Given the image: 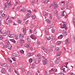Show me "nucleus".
<instances>
[{
	"instance_id": "obj_1",
	"label": "nucleus",
	"mask_w": 75,
	"mask_h": 75,
	"mask_svg": "<svg viewBox=\"0 0 75 75\" xmlns=\"http://www.w3.org/2000/svg\"><path fill=\"white\" fill-rule=\"evenodd\" d=\"M10 3H11V1H8V2H6V3L5 4V7L4 8V10L7 11L8 10L7 8V7L8 6H10Z\"/></svg>"
},
{
	"instance_id": "obj_2",
	"label": "nucleus",
	"mask_w": 75,
	"mask_h": 75,
	"mask_svg": "<svg viewBox=\"0 0 75 75\" xmlns=\"http://www.w3.org/2000/svg\"><path fill=\"white\" fill-rule=\"evenodd\" d=\"M7 45L6 46V48H8L9 50H11V45L10 44V42H8Z\"/></svg>"
},
{
	"instance_id": "obj_3",
	"label": "nucleus",
	"mask_w": 75,
	"mask_h": 75,
	"mask_svg": "<svg viewBox=\"0 0 75 75\" xmlns=\"http://www.w3.org/2000/svg\"><path fill=\"white\" fill-rule=\"evenodd\" d=\"M30 38H31L33 40H35V39H36V36H35L34 35H32L30 36Z\"/></svg>"
},
{
	"instance_id": "obj_4",
	"label": "nucleus",
	"mask_w": 75,
	"mask_h": 75,
	"mask_svg": "<svg viewBox=\"0 0 75 75\" xmlns=\"http://www.w3.org/2000/svg\"><path fill=\"white\" fill-rule=\"evenodd\" d=\"M47 63V59H45L43 61V64L44 65H45Z\"/></svg>"
},
{
	"instance_id": "obj_5",
	"label": "nucleus",
	"mask_w": 75,
	"mask_h": 75,
	"mask_svg": "<svg viewBox=\"0 0 75 75\" xmlns=\"http://www.w3.org/2000/svg\"><path fill=\"white\" fill-rule=\"evenodd\" d=\"M43 15L44 16H45V17H47V16H48V14L45 11H44L43 12Z\"/></svg>"
},
{
	"instance_id": "obj_6",
	"label": "nucleus",
	"mask_w": 75,
	"mask_h": 75,
	"mask_svg": "<svg viewBox=\"0 0 75 75\" xmlns=\"http://www.w3.org/2000/svg\"><path fill=\"white\" fill-rule=\"evenodd\" d=\"M6 70L4 68H3L1 71V72L2 74H5L6 73Z\"/></svg>"
},
{
	"instance_id": "obj_7",
	"label": "nucleus",
	"mask_w": 75,
	"mask_h": 75,
	"mask_svg": "<svg viewBox=\"0 0 75 75\" xmlns=\"http://www.w3.org/2000/svg\"><path fill=\"white\" fill-rule=\"evenodd\" d=\"M57 45H60L61 44V42L60 41H57L56 42Z\"/></svg>"
},
{
	"instance_id": "obj_8",
	"label": "nucleus",
	"mask_w": 75,
	"mask_h": 75,
	"mask_svg": "<svg viewBox=\"0 0 75 75\" xmlns=\"http://www.w3.org/2000/svg\"><path fill=\"white\" fill-rule=\"evenodd\" d=\"M61 54V51H58L57 53V54L56 56L57 57H58V56H60V55Z\"/></svg>"
},
{
	"instance_id": "obj_9",
	"label": "nucleus",
	"mask_w": 75,
	"mask_h": 75,
	"mask_svg": "<svg viewBox=\"0 0 75 75\" xmlns=\"http://www.w3.org/2000/svg\"><path fill=\"white\" fill-rule=\"evenodd\" d=\"M19 38L20 40H22L24 36H23V35H22L21 34L20 35H19Z\"/></svg>"
},
{
	"instance_id": "obj_10",
	"label": "nucleus",
	"mask_w": 75,
	"mask_h": 75,
	"mask_svg": "<svg viewBox=\"0 0 75 75\" xmlns=\"http://www.w3.org/2000/svg\"><path fill=\"white\" fill-rule=\"evenodd\" d=\"M24 46L25 47H26V48H30V46L28 45V44H25L24 45Z\"/></svg>"
},
{
	"instance_id": "obj_11",
	"label": "nucleus",
	"mask_w": 75,
	"mask_h": 75,
	"mask_svg": "<svg viewBox=\"0 0 75 75\" xmlns=\"http://www.w3.org/2000/svg\"><path fill=\"white\" fill-rule=\"evenodd\" d=\"M27 17L28 18H30L31 17V14H30L29 13H27Z\"/></svg>"
},
{
	"instance_id": "obj_12",
	"label": "nucleus",
	"mask_w": 75,
	"mask_h": 75,
	"mask_svg": "<svg viewBox=\"0 0 75 75\" xmlns=\"http://www.w3.org/2000/svg\"><path fill=\"white\" fill-rule=\"evenodd\" d=\"M8 72H13V68H10L9 70H8Z\"/></svg>"
},
{
	"instance_id": "obj_13",
	"label": "nucleus",
	"mask_w": 75,
	"mask_h": 75,
	"mask_svg": "<svg viewBox=\"0 0 75 75\" xmlns=\"http://www.w3.org/2000/svg\"><path fill=\"white\" fill-rule=\"evenodd\" d=\"M37 57L39 59H41V58H42V56L38 55H37Z\"/></svg>"
},
{
	"instance_id": "obj_14",
	"label": "nucleus",
	"mask_w": 75,
	"mask_h": 75,
	"mask_svg": "<svg viewBox=\"0 0 75 75\" xmlns=\"http://www.w3.org/2000/svg\"><path fill=\"white\" fill-rule=\"evenodd\" d=\"M45 52H46V53H47V54H48L50 53V51L46 49V50L45 51Z\"/></svg>"
},
{
	"instance_id": "obj_15",
	"label": "nucleus",
	"mask_w": 75,
	"mask_h": 75,
	"mask_svg": "<svg viewBox=\"0 0 75 75\" xmlns=\"http://www.w3.org/2000/svg\"><path fill=\"white\" fill-rule=\"evenodd\" d=\"M19 10H20L21 11H22V12H25V11H26L24 9H21L20 10L19 9Z\"/></svg>"
},
{
	"instance_id": "obj_16",
	"label": "nucleus",
	"mask_w": 75,
	"mask_h": 75,
	"mask_svg": "<svg viewBox=\"0 0 75 75\" xmlns=\"http://www.w3.org/2000/svg\"><path fill=\"white\" fill-rule=\"evenodd\" d=\"M59 7V6L58 5L56 4L54 6V8L55 10H56V8H57V7Z\"/></svg>"
},
{
	"instance_id": "obj_17",
	"label": "nucleus",
	"mask_w": 75,
	"mask_h": 75,
	"mask_svg": "<svg viewBox=\"0 0 75 75\" xmlns=\"http://www.w3.org/2000/svg\"><path fill=\"white\" fill-rule=\"evenodd\" d=\"M6 66H7V64L6 63H4L1 65V67H6Z\"/></svg>"
},
{
	"instance_id": "obj_18",
	"label": "nucleus",
	"mask_w": 75,
	"mask_h": 75,
	"mask_svg": "<svg viewBox=\"0 0 75 75\" xmlns=\"http://www.w3.org/2000/svg\"><path fill=\"white\" fill-rule=\"evenodd\" d=\"M49 1V0H44V3L45 4H47V3H48V2Z\"/></svg>"
},
{
	"instance_id": "obj_19",
	"label": "nucleus",
	"mask_w": 75,
	"mask_h": 75,
	"mask_svg": "<svg viewBox=\"0 0 75 75\" xmlns=\"http://www.w3.org/2000/svg\"><path fill=\"white\" fill-rule=\"evenodd\" d=\"M10 41L13 42H14V43H16V40H14L13 39H11L10 40Z\"/></svg>"
},
{
	"instance_id": "obj_20",
	"label": "nucleus",
	"mask_w": 75,
	"mask_h": 75,
	"mask_svg": "<svg viewBox=\"0 0 75 75\" xmlns=\"http://www.w3.org/2000/svg\"><path fill=\"white\" fill-rule=\"evenodd\" d=\"M13 57H16L17 56V54L16 53H14L13 54Z\"/></svg>"
},
{
	"instance_id": "obj_21",
	"label": "nucleus",
	"mask_w": 75,
	"mask_h": 75,
	"mask_svg": "<svg viewBox=\"0 0 75 75\" xmlns=\"http://www.w3.org/2000/svg\"><path fill=\"white\" fill-rule=\"evenodd\" d=\"M2 16H3L4 18H6V17H7V16L6 15V14H3L2 15Z\"/></svg>"
},
{
	"instance_id": "obj_22",
	"label": "nucleus",
	"mask_w": 75,
	"mask_h": 75,
	"mask_svg": "<svg viewBox=\"0 0 75 75\" xmlns=\"http://www.w3.org/2000/svg\"><path fill=\"white\" fill-rule=\"evenodd\" d=\"M46 22L47 23H48L49 24H50L51 23V21L47 19L46 20Z\"/></svg>"
},
{
	"instance_id": "obj_23",
	"label": "nucleus",
	"mask_w": 75,
	"mask_h": 75,
	"mask_svg": "<svg viewBox=\"0 0 75 75\" xmlns=\"http://www.w3.org/2000/svg\"><path fill=\"white\" fill-rule=\"evenodd\" d=\"M31 53H28V54H27L28 57H30V56H32V55H31Z\"/></svg>"
},
{
	"instance_id": "obj_24",
	"label": "nucleus",
	"mask_w": 75,
	"mask_h": 75,
	"mask_svg": "<svg viewBox=\"0 0 75 75\" xmlns=\"http://www.w3.org/2000/svg\"><path fill=\"white\" fill-rule=\"evenodd\" d=\"M36 30L37 29H35L34 31V33L35 34H37V33Z\"/></svg>"
},
{
	"instance_id": "obj_25",
	"label": "nucleus",
	"mask_w": 75,
	"mask_h": 75,
	"mask_svg": "<svg viewBox=\"0 0 75 75\" xmlns=\"http://www.w3.org/2000/svg\"><path fill=\"white\" fill-rule=\"evenodd\" d=\"M35 2V0H33V1H32L31 2V4L32 5H33L34 4Z\"/></svg>"
},
{
	"instance_id": "obj_26",
	"label": "nucleus",
	"mask_w": 75,
	"mask_h": 75,
	"mask_svg": "<svg viewBox=\"0 0 75 75\" xmlns=\"http://www.w3.org/2000/svg\"><path fill=\"white\" fill-rule=\"evenodd\" d=\"M64 12H65V11H63L62 12V16H65L64 15Z\"/></svg>"
},
{
	"instance_id": "obj_27",
	"label": "nucleus",
	"mask_w": 75,
	"mask_h": 75,
	"mask_svg": "<svg viewBox=\"0 0 75 75\" xmlns=\"http://www.w3.org/2000/svg\"><path fill=\"white\" fill-rule=\"evenodd\" d=\"M59 63V60H57L56 61V64H58Z\"/></svg>"
},
{
	"instance_id": "obj_28",
	"label": "nucleus",
	"mask_w": 75,
	"mask_h": 75,
	"mask_svg": "<svg viewBox=\"0 0 75 75\" xmlns=\"http://www.w3.org/2000/svg\"><path fill=\"white\" fill-rule=\"evenodd\" d=\"M62 70L63 71H65V67H62Z\"/></svg>"
},
{
	"instance_id": "obj_29",
	"label": "nucleus",
	"mask_w": 75,
	"mask_h": 75,
	"mask_svg": "<svg viewBox=\"0 0 75 75\" xmlns=\"http://www.w3.org/2000/svg\"><path fill=\"white\" fill-rule=\"evenodd\" d=\"M35 63L36 64H39V61H38V60H36L35 61Z\"/></svg>"
},
{
	"instance_id": "obj_30",
	"label": "nucleus",
	"mask_w": 75,
	"mask_h": 75,
	"mask_svg": "<svg viewBox=\"0 0 75 75\" xmlns=\"http://www.w3.org/2000/svg\"><path fill=\"white\" fill-rule=\"evenodd\" d=\"M51 37L52 40H55V37H54V36H53V35H52Z\"/></svg>"
},
{
	"instance_id": "obj_31",
	"label": "nucleus",
	"mask_w": 75,
	"mask_h": 75,
	"mask_svg": "<svg viewBox=\"0 0 75 75\" xmlns=\"http://www.w3.org/2000/svg\"><path fill=\"white\" fill-rule=\"evenodd\" d=\"M20 42L21 43L23 44V43H24V40H21Z\"/></svg>"
},
{
	"instance_id": "obj_32",
	"label": "nucleus",
	"mask_w": 75,
	"mask_h": 75,
	"mask_svg": "<svg viewBox=\"0 0 75 75\" xmlns=\"http://www.w3.org/2000/svg\"><path fill=\"white\" fill-rule=\"evenodd\" d=\"M63 26L62 27V28H65V27L66 26V25H65V24H64V23H63Z\"/></svg>"
},
{
	"instance_id": "obj_33",
	"label": "nucleus",
	"mask_w": 75,
	"mask_h": 75,
	"mask_svg": "<svg viewBox=\"0 0 75 75\" xmlns=\"http://www.w3.org/2000/svg\"><path fill=\"white\" fill-rule=\"evenodd\" d=\"M7 35V33H3V36H6Z\"/></svg>"
},
{
	"instance_id": "obj_34",
	"label": "nucleus",
	"mask_w": 75,
	"mask_h": 75,
	"mask_svg": "<svg viewBox=\"0 0 75 75\" xmlns=\"http://www.w3.org/2000/svg\"><path fill=\"white\" fill-rule=\"evenodd\" d=\"M32 17L33 19L34 20V19H35V16L33 15L32 16Z\"/></svg>"
},
{
	"instance_id": "obj_35",
	"label": "nucleus",
	"mask_w": 75,
	"mask_h": 75,
	"mask_svg": "<svg viewBox=\"0 0 75 75\" xmlns=\"http://www.w3.org/2000/svg\"><path fill=\"white\" fill-rule=\"evenodd\" d=\"M21 53H24V51H23V50H22L20 51Z\"/></svg>"
},
{
	"instance_id": "obj_36",
	"label": "nucleus",
	"mask_w": 75,
	"mask_h": 75,
	"mask_svg": "<svg viewBox=\"0 0 75 75\" xmlns=\"http://www.w3.org/2000/svg\"><path fill=\"white\" fill-rule=\"evenodd\" d=\"M27 11L30 13V14L31 13H32V12H31V11L30 10H27Z\"/></svg>"
},
{
	"instance_id": "obj_37",
	"label": "nucleus",
	"mask_w": 75,
	"mask_h": 75,
	"mask_svg": "<svg viewBox=\"0 0 75 75\" xmlns=\"http://www.w3.org/2000/svg\"><path fill=\"white\" fill-rule=\"evenodd\" d=\"M27 74L28 75H31V72H30L29 71L28 72Z\"/></svg>"
},
{
	"instance_id": "obj_38",
	"label": "nucleus",
	"mask_w": 75,
	"mask_h": 75,
	"mask_svg": "<svg viewBox=\"0 0 75 75\" xmlns=\"http://www.w3.org/2000/svg\"><path fill=\"white\" fill-rule=\"evenodd\" d=\"M13 35H9L8 37H10V38H13Z\"/></svg>"
},
{
	"instance_id": "obj_39",
	"label": "nucleus",
	"mask_w": 75,
	"mask_h": 75,
	"mask_svg": "<svg viewBox=\"0 0 75 75\" xmlns=\"http://www.w3.org/2000/svg\"><path fill=\"white\" fill-rule=\"evenodd\" d=\"M42 50H43L45 51V50H46V49L45 48L43 47H42Z\"/></svg>"
},
{
	"instance_id": "obj_40",
	"label": "nucleus",
	"mask_w": 75,
	"mask_h": 75,
	"mask_svg": "<svg viewBox=\"0 0 75 75\" xmlns=\"http://www.w3.org/2000/svg\"><path fill=\"white\" fill-rule=\"evenodd\" d=\"M50 19H52V15L50 13Z\"/></svg>"
},
{
	"instance_id": "obj_41",
	"label": "nucleus",
	"mask_w": 75,
	"mask_h": 75,
	"mask_svg": "<svg viewBox=\"0 0 75 75\" xmlns=\"http://www.w3.org/2000/svg\"><path fill=\"white\" fill-rule=\"evenodd\" d=\"M1 19H2V18L1 16H0V25H1Z\"/></svg>"
},
{
	"instance_id": "obj_42",
	"label": "nucleus",
	"mask_w": 75,
	"mask_h": 75,
	"mask_svg": "<svg viewBox=\"0 0 75 75\" xmlns=\"http://www.w3.org/2000/svg\"><path fill=\"white\" fill-rule=\"evenodd\" d=\"M31 51H34V48L33 47H31L30 48Z\"/></svg>"
},
{
	"instance_id": "obj_43",
	"label": "nucleus",
	"mask_w": 75,
	"mask_h": 75,
	"mask_svg": "<svg viewBox=\"0 0 75 75\" xmlns=\"http://www.w3.org/2000/svg\"><path fill=\"white\" fill-rule=\"evenodd\" d=\"M7 34H10V31H7Z\"/></svg>"
},
{
	"instance_id": "obj_44",
	"label": "nucleus",
	"mask_w": 75,
	"mask_h": 75,
	"mask_svg": "<svg viewBox=\"0 0 75 75\" xmlns=\"http://www.w3.org/2000/svg\"><path fill=\"white\" fill-rule=\"evenodd\" d=\"M16 39V40L18 39V35H15Z\"/></svg>"
},
{
	"instance_id": "obj_45",
	"label": "nucleus",
	"mask_w": 75,
	"mask_h": 75,
	"mask_svg": "<svg viewBox=\"0 0 75 75\" xmlns=\"http://www.w3.org/2000/svg\"><path fill=\"white\" fill-rule=\"evenodd\" d=\"M28 42H31V40L30 39H29V38H28Z\"/></svg>"
},
{
	"instance_id": "obj_46",
	"label": "nucleus",
	"mask_w": 75,
	"mask_h": 75,
	"mask_svg": "<svg viewBox=\"0 0 75 75\" xmlns=\"http://www.w3.org/2000/svg\"><path fill=\"white\" fill-rule=\"evenodd\" d=\"M51 39V37H49L47 38V40H50Z\"/></svg>"
},
{
	"instance_id": "obj_47",
	"label": "nucleus",
	"mask_w": 75,
	"mask_h": 75,
	"mask_svg": "<svg viewBox=\"0 0 75 75\" xmlns=\"http://www.w3.org/2000/svg\"><path fill=\"white\" fill-rule=\"evenodd\" d=\"M17 22L18 23H20V24L21 23V20L18 21H17Z\"/></svg>"
},
{
	"instance_id": "obj_48",
	"label": "nucleus",
	"mask_w": 75,
	"mask_h": 75,
	"mask_svg": "<svg viewBox=\"0 0 75 75\" xmlns=\"http://www.w3.org/2000/svg\"><path fill=\"white\" fill-rule=\"evenodd\" d=\"M29 61L30 62H33V59H32L31 58H30L29 59Z\"/></svg>"
},
{
	"instance_id": "obj_49",
	"label": "nucleus",
	"mask_w": 75,
	"mask_h": 75,
	"mask_svg": "<svg viewBox=\"0 0 75 75\" xmlns=\"http://www.w3.org/2000/svg\"><path fill=\"white\" fill-rule=\"evenodd\" d=\"M45 75H48V73H47V71H45Z\"/></svg>"
},
{
	"instance_id": "obj_50",
	"label": "nucleus",
	"mask_w": 75,
	"mask_h": 75,
	"mask_svg": "<svg viewBox=\"0 0 75 75\" xmlns=\"http://www.w3.org/2000/svg\"><path fill=\"white\" fill-rule=\"evenodd\" d=\"M8 23H12V20H9L8 21Z\"/></svg>"
},
{
	"instance_id": "obj_51",
	"label": "nucleus",
	"mask_w": 75,
	"mask_h": 75,
	"mask_svg": "<svg viewBox=\"0 0 75 75\" xmlns=\"http://www.w3.org/2000/svg\"><path fill=\"white\" fill-rule=\"evenodd\" d=\"M60 37L61 38H63V37H64V36L62 35H60Z\"/></svg>"
},
{
	"instance_id": "obj_52",
	"label": "nucleus",
	"mask_w": 75,
	"mask_h": 75,
	"mask_svg": "<svg viewBox=\"0 0 75 75\" xmlns=\"http://www.w3.org/2000/svg\"><path fill=\"white\" fill-rule=\"evenodd\" d=\"M12 59H13V61H16V59L14 58V57L12 58Z\"/></svg>"
},
{
	"instance_id": "obj_53",
	"label": "nucleus",
	"mask_w": 75,
	"mask_h": 75,
	"mask_svg": "<svg viewBox=\"0 0 75 75\" xmlns=\"http://www.w3.org/2000/svg\"><path fill=\"white\" fill-rule=\"evenodd\" d=\"M64 35L66 36V35H67V33H63Z\"/></svg>"
},
{
	"instance_id": "obj_54",
	"label": "nucleus",
	"mask_w": 75,
	"mask_h": 75,
	"mask_svg": "<svg viewBox=\"0 0 75 75\" xmlns=\"http://www.w3.org/2000/svg\"><path fill=\"white\" fill-rule=\"evenodd\" d=\"M3 37L1 36H0V40H3Z\"/></svg>"
},
{
	"instance_id": "obj_55",
	"label": "nucleus",
	"mask_w": 75,
	"mask_h": 75,
	"mask_svg": "<svg viewBox=\"0 0 75 75\" xmlns=\"http://www.w3.org/2000/svg\"><path fill=\"white\" fill-rule=\"evenodd\" d=\"M25 29H23V33H25Z\"/></svg>"
},
{
	"instance_id": "obj_56",
	"label": "nucleus",
	"mask_w": 75,
	"mask_h": 75,
	"mask_svg": "<svg viewBox=\"0 0 75 75\" xmlns=\"http://www.w3.org/2000/svg\"><path fill=\"white\" fill-rule=\"evenodd\" d=\"M3 10L0 11V14H2V13H3Z\"/></svg>"
},
{
	"instance_id": "obj_57",
	"label": "nucleus",
	"mask_w": 75,
	"mask_h": 75,
	"mask_svg": "<svg viewBox=\"0 0 75 75\" xmlns=\"http://www.w3.org/2000/svg\"><path fill=\"white\" fill-rule=\"evenodd\" d=\"M22 72H25V70L24 69H22Z\"/></svg>"
},
{
	"instance_id": "obj_58",
	"label": "nucleus",
	"mask_w": 75,
	"mask_h": 75,
	"mask_svg": "<svg viewBox=\"0 0 75 75\" xmlns=\"http://www.w3.org/2000/svg\"><path fill=\"white\" fill-rule=\"evenodd\" d=\"M70 75H75V74H74V73L72 72H71L70 73Z\"/></svg>"
},
{
	"instance_id": "obj_59",
	"label": "nucleus",
	"mask_w": 75,
	"mask_h": 75,
	"mask_svg": "<svg viewBox=\"0 0 75 75\" xmlns=\"http://www.w3.org/2000/svg\"><path fill=\"white\" fill-rule=\"evenodd\" d=\"M56 51H58V50H59V49H58V47H57L56 48Z\"/></svg>"
},
{
	"instance_id": "obj_60",
	"label": "nucleus",
	"mask_w": 75,
	"mask_h": 75,
	"mask_svg": "<svg viewBox=\"0 0 75 75\" xmlns=\"http://www.w3.org/2000/svg\"><path fill=\"white\" fill-rule=\"evenodd\" d=\"M49 52H51V51H52L53 50L52 49H50L49 50Z\"/></svg>"
},
{
	"instance_id": "obj_61",
	"label": "nucleus",
	"mask_w": 75,
	"mask_h": 75,
	"mask_svg": "<svg viewBox=\"0 0 75 75\" xmlns=\"http://www.w3.org/2000/svg\"><path fill=\"white\" fill-rule=\"evenodd\" d=\"M65 41L66 42V43H68V40L67 39Z\"/></svg>"
},
{
	"instance_id": "obj_62",
	"label": "nucleus",
	"mask_w": 75,
	"mask_h": 75,
	"mask_svg": "<svg viewBox=\"0 0 75 75\" xmlns=\"http://www.w3.org/2000/svg\"><path fill=\"white\" fill-rule=\"evenodd\" d=\"M51 70L52 71H55V70L54 69V68H53L51 69Z\"/></svg>"
},
{
	"instance_id": "obj_63",
	"label": "nucleus",
	"mask_w": 75,
	"mask_h": 75,
	"mask_svg": "<svg viewBox=\"0 0 75 75\" xmlns=\"http://www.w3.org/2000/svg\"><path fill=\"white\" fill-rule=\"evenodd\" d=\"M10 68V66H7V69H8L9 68Z\"/></svg>"
},
{
	"instance_id": "obj_64",
	"label": "nucleus",
	"mask_w": 75,
	"mask_h": 75,
	"mask_svg": "<svg viewBox=\"0 0 75 75\" xmlns=\"http://www.w3.org/2000/svg\"><path fill=\"white\" fill-rule=\"evenodd\" d=\"M15 72L16 74H18V72L17 71H16V70H15Z\"/></svg>"
}]
</instances>
